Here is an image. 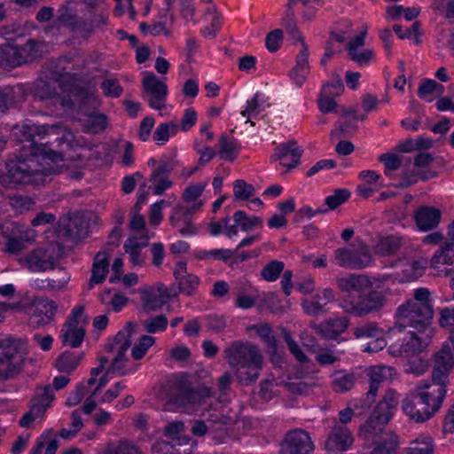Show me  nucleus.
<instances>
[{
	"label": "nucleus",
	"instance_id": "obj_1",
	"mask_svg": "<svg viewBox=\"0 0 454 454\" xmlns=\"http://www.w3.org/2000/svg\"><path fill=\"white\" fill-rule=\"evenodd\" d=\"M19 132V140L27 145L0 168V184L7 188L43 183L50 168L42 160H61L77 145L74 134L60 126L25 124Z\"/></svg>",
	"mask_w": 454,
	"mask_h": 454
},
{
	"label": "nucleus",
	"instance_id": "obj_2",
	"mask_svg": "<svg viewBox=\"0 0 454 454\" xmlns=\"http://www.w3.org/2000/svg\"><path fill=\"white\" fill-rule=\"evenodd\" d=\"M398 404L396 392L389 388L378 403L368 419L360 426L359 433L366 440L372 441L374 447L369 454H396L399 437L392 431H385V426L393 417Z\"/></svg>",
	"mask_w": 454,
	"mask_h": 454
},
{
	"label": "nucleus",
	"instance_id": "obj_3",
	"mask_svg": "<svg viewBox=\"0 0 454 454\" xmlns=\"http://www.w3.org/2000/svg\"><path fill=\"white\" fill-rule=\"evenodd\" d=\"M429 298L430 292L427 288H419L415 290L412 299L398 308L397 321L387 333L389 340H396L408 326L417 330L418 333L430 330L429 325L434 310Z\"/></svg>",
	"mask_w": 454,
	"mask_h": 454
},
{
	"label": "nucleus",
	"instance_id": "obj_4",
	"mask_svg": "<svg viewBox=\"0 0 454 454\" xmlns=\"http://www.w3.org/2000/svg\"><path fill=\"white\" fill-rule=\"evenodd\" d=\"M224 354L229 364L237 370L241 384L254 383L262 368V356L258 347L248 341L235 340L225 349Z\"/></svg>",
	"mask_w": 454,
	"mask_h": 454
},
{
	"label": "nucleus",
	"instance_id": "obj_5",
	"mask_svg": "<svg viewBox=\"0 0 454 454\" xmlns=\"http://www.w3.org/2000/svg\"><path fill=\"white\" fill-rule=\"evenodd\" d=\"M169 402L179 408H200L207 404L213 396V390L207 386L193 387L192 376L188 373L174 374L165 385Z\"/></svg>",
	"mask_w": 454,
	"mask_h": 454
},
{
	"label": "nucleus",
	"instance_id": "obj_6",
	"mask_svg": "<svg viewBox=\"0 0 454 454\" xmlns=\"http://www.w3.org/2000/svg\"><path fill=\"white\" fill-rule=\"evenodd\" d=\"M27 356V341L8 338L0 342V380H7L21 372Z\"/></svg>",
	"mask_w": 454,
	"mask_h": 454
},
{
	"label": "nucleus",
	"instance_id": "obj_7",
	"mask_svg": "<svg viewBox=\"0 0 454 454\" xmlns=\"http://www.w3.org/2000/svg\"><path fill=\"white\" fill-rule=\"evenodd\" d=\"M387 299L383 292L370 290L357 296L347 295L340 300V307L344 312L358 317H365L380 311L386 304Z\"/></svg>",
	"mask_w": 454,
	"mask_h": 454
},
{
	"label": "nucleus",
	"instance_id": "obj_8",
	"mask_svg": "<svg viewBox=\"0 0 454 454\" xmlns=\"http://www.w3.org/2000/svg\"><path fill=\"white\" fill-rule=\"evenodd\" d=\"M334 260L340 267L359 270L370 265L372 257L368 246L362 239H356L349 247L336 249Z\"/></svg>",
	"mask_w": 454,
	"mask_h": 454
},
{
	"label": "nucleus",
	"instance_id": "obj_9",
	"mask_svg": "<svg viewBox=\"0 0 454 454\" xmlns=\"http://www.w3.org/2000/svg\"><path fill=\"white\" fill-rule=\"evenodd\" d=\"M34 95L40 100H52L63 107L73 108L70 92L59 79H38L34 87Z\"/></svg>",
	"mask_w": 454,
	"mask_h": 454
},
{
	"label": "nucleus",
	"instance_id": "obj_10",
	"mask_svg": "<svg viewBox=\"0 0 454 454\" xmlns=\"http://www.w3.org/2000/svg\"><path fill=\"white\" fill-rule=\"evenodd\" d=\"M419 333L421 335H418L414 332L406 333L401 343H399L400 335L396 340H390L389 353L394 356H400L405 358L419 356L429 343L431 330Z\"/></svg>",
	"mask_w": 454,
	"mask_h": 454
},
{
	"label": "nucleus",
	"instance_id": "obj_11",
	"mask_svg": "<svg viewBox=\"0 0 454 454\" xmlns=\"http://www.w3.org/2000/svg\"><path fill=\"white\" fill-rule=\"evenodd\" d=\"M90 228V219L84 214H74L61 218L57 227L59 238L76 240L88 236Z\"/></svg>",
	"mask_w": 454,
	"mask_h": 454
},
{
	"label": "nucleus",
	"instance_id": "obj_12",
	"mask_svg": "<svg viewBox=\"0 0 454 454\" xmlns=\"http://www.w3.org/2000/svg\"><path fill=\"white\" fill-rule=\"evenodd\" d=\"M314 448L309 434L297 428L286 433L279 454H312Z\"/></svg>",
	"mask_w": 454,
	"mask_h": 454
},
{
	"label": "nucleus",
	"instance_id": "obj_13",
	"mask_svg": "<svg viewBox=\"0 0 454 454\" xmlns=\"http://www.w3.org/2000/svg\"><path fill=\"white\" fill-rule=\"evenodd\" d=\"M403 412L413 421L421 423L431 419L434 413L428 403L425 402L419 389L411 393L402 402Z\"/></svg>",
	"mask_w": 454,
	"mask_h": 454
},
{
	"label": "nucleus",
	"instance_id": "obj_14",
	"mask_svg": "<svg viewBox=\"0 0 454 454\" xmlns=\"http://www.w3.org/2000/svg\"><path fill=\"white\" fill-rule=\"evenodd\" d=\"M202 202L193 204L192 206L177 205L169 221L174 228H177L183 236L193 235L197 233V228L192 223V215L200 209Z\"/></svg>",
	"mask_w": 454,
	"mask_h": 454
},
{
	"label": "nucleus",
	"instance_id": "obj_15",
	"mask_svg": "<svg viewBox=\"0 0 454 454\" xmlns=\"http://www.w3.org/2000/svg\"><path fill=\"white\" fill-rule=\"evenodd\" d=\"M430 366L432 380L449 383V375L454 367V356L448 345L444 344L440 350L433 355Z\"/></svg>",
	"mask_w": 454,
	"mask_h": 454
},
{
	"label": "nucleus",
	"instance_id": "obj_16",
	"mask_svg": "<svg viewBox=\"0 0 454 454\" xmlns=\"http://www.w3.org/2000/svg\"><path fill=\"white\" fill-rule=\"evenodd\" d=\"M143 89L149 98L148 105L156 110H161L166 106L168 86L154 74H147L142 82Z\"/></svg>",
	"mask_w": 454,
	"mask_h": 454
},
{
	"label": "nucleus",
	"instance_id": "obj_17",
	"mask_svg": "<svg viewBox=\"0 0 454 454\" xmlns=\"http://www.w3.org/2000/svg\"><path fill=\"white\" fill-rule=\"evenodd\" d=\"M33 311L28 317L29 325L34 328H39L49 325L54 318L58 306L52 300L35 297Z\"/></svg>",
	"mask_w": 454,
	"mask_h": 454
},
{
	"label": "nucleus",
	"instance_id": "obj_18",
	"mask_svg": "<svg viewBox=\"0 0 454 454\" xmlns=\"http://www.w3.org/2000/svg\"><path fill=\"white\" fill-rule=\"evenodd\" d=\"M24 262L27 269L32 271L54 269L57 264L54 248L51 247L35 248L26 255Z\"/></svg>",
	"mask_w": 454,
	"mask_h": 454
},
{
	"label": "nucleus",
	"instance_id": "obj_19",
	"mask_svg": "<svg viewBox=\"0 0 454 454\" xmlns=\"http://www.w3.org/2000/svg\"><path fill=\"white\" fill-rule=\"evenodd\" d=\"M412 217L418 230L427 232L437 229L442 220V211L433 206H420Z\"/></svg>",
	"mask_w": 454,
	"mask_h": 454
},
{
	"label": "nucleus",
	"instance_id": "obj_20",
	"mask_svg": "<svg viewBox=\"0 0 454 454\" xmlns=\"http://www.w3.org/2000/svg\"><path fill=\"white\" fill-rule=\"evenodd\" d=\"M454 262V220L448 226L446 240L434 252L430 266L439 269L441 265H452Z\"/></svg>",
	"mask_w": 454,
	"mask_h": 454
},
{
	"label": "nucleus",
	"instance_id": "obj_21",
	"mask_svg": "<svg viewBox=\"0 0 454 454\" xmlns=\"http://www.w3.org/2000/svg\"><path fill=\"white\" fill-rule=\"evenodd\" d=\"M353 442V435L346 427L335 425L328 434L325 447L328 452L345 451Z\"/></svg>",
	"mask_w": 454,
	"mask_h": 454
},
{
	"label": "nucleus",
	"instance_id": "obj_22",
	"mask_svg": "<svg viewBox=\"0 0 454 454\" xmlns=\"http://www.w3.org/2000/svg\"><path fill=\"white\" fill-rule=\"evenodd\" d=\"M448 384L440 380H432L430 385L419 388L421 396L425 402L428 403L434 414L441 409L446 397Z\"/></svg>",
	"mask_w": 454,
	"mask_h": 454
},
{
	"label": "nucleus",
	"instance_id": "obj_23",
	"mask_svg": "<svg viewBox=\"0 0 454 454\" xmlns=\"http://www.w3.org/2000/svg\"><path fill=\"white\" fill-rule=\"evenodd\" d=\"M448 384L440 380H432L430 385L419 388L421 396L425 402L428 403L434 414L441 409L446 397Z\"/></svg>",
	"mask_w": 454,
	"mask_h": 454
},
{
	"label": "nucleus",
	"instance_id": "obj_24",
	"mask_svg": "<svg viewBox=\"0 0 454 454\" xmlns=\"http://www.w3.org/2000/svg\"><path fill=\"white\" fill-rule=\"evenodd\" d=\"M335 300V294L331 288H324L312 297L311 300H305L302 307L305 312L310 316H318L326 311L325 307L328 303Z\"/></svg>",
	"mask_w": 454,
	"mask_h": 454
},
{
	"label": "nucleus",
	"instance_id": "obj_25",
	"mask_svg": "<svg viewBox=\"0 0 454 454\" xmlns=\"http://www.w3.org/2000/svg\"><path fill=\"white\" fill-rule=\"evenodd\" d=\"M336 285L341 292L347 293L348 295H352L353 292L360 294L372 287V282L366 276L353 273L338 278Z\"/></svg>",
	"mask_w": 454,
	"mask_h": 454
},
{
	"label": "nucleus",
	"instance_id": "obj_26",
	"mask_svg": "<svg viewBox=\"0 0 454 454\" xmlns=\"http://www.w3.org/2000/svg\"><path fill=\"white\" fill-rule=\"evenodd\" d=\"M234 223L228 230V238L231 239L238 235L239 228L242 231H250L254 228L262 227V219L259 216H249L243 210H238L232 216Z\"/></svg>",
	"mask_w": 454,
	"mask_h": 454
},
{
	"label": "nucleus",
	"instance_id": "obj_27",
	"mask_svg": "<svg viewBox=\"0 0 454 454\" xmlns=\"http://www.w3.org/2000/svg\"><path fill=\"white\" fill-rule=\"evenodd\" d=\"M174 276L178 283L179 290L186 295H192L200 284V278L187 272L185 262H177L174 270Z\"/></svg>",
	"mask_w": 454,
	"mask_h": 454
},
{
	"label": "nucleus",
	"instance_id": "obj_28",
	"mask_svg": "<svg viewBox=\"0 0 454 454\" xmlns=\"http://www.w3.org/2000/svg\"><path fill=\"white\" fill-rule=\"evenodd\" d=\"M301 153L302 151L296 146V141L291 140L279 145L277 147V153L274 157L276 160H278L283 166L292 168L299 163Z\"/></svg>",
	"mask_w": 454,
	"mask_h": 454
},
{
	"label": "nucleus",
	"instance_id": "obj_29",
	"mask_svg": "<svg viewBox=\"0 0 454 454\" xmlns=\"http://www.w3.org/2000/svg\"><path fill=\"white\" fill-rule=\"evenodd\" d=\"M403 239L398 235L378 236L373 242V251L380 256L395 254L403 246Z\"/></svg>",
	"mask_w": 454,
	"mask_h": 454
},
{
	"label": "nucleus",
	"instance_id": "obj_30",
	"mask_svg": "<svg viewBox=\"0 0 454 454\" xmlns=\"http://www.w3.org/2000/svg\"><path fill=\"white\" fill-rule=\"evenodd\" d=\"M309 72V50L308 45L304 44L303 49L301 50L296 57V65L290 71L289 75L298 87H301Z\"/></svg>",
	"mask_w": 454,
	"mask_h": 454
},
{
	"label": "nucleus",
	"instance_id": "obj_31",
	"mask_svg": "<svg viewBox=\"0 0 454 454\" xmlns=\"http://www.w3.org/2000/svg\"><path fill=\"white\" fill-rule=\"evenodd\" d=\"M43 43L35 39H29L22 45H16L19 65L32 62L42 55Z\"/></svg>",
	"mask_w": 454,
	"mask_h": 454
},
{
	"label": "nucleus",
	"instance_id": "obj_32",
	"mask_svg": "<svg viewBox=\"0 0 454 454\" xmlns=\"http://www.w3.org/2000/svg\"><path fill=\"white\" fill-rule=\"evenodd\" d=\"M85 336V329L82 325H70L65 323L60 331V340L64 345L73 348L80 347Z\"/></svg>",
	"mask_w": 454,
	"mask_h": 454
},
{
	"label": "nucleus",
	"instance_id": "obj_33",
	"mask_svg": "<svg viewBox=\"0 0 454 454\" xmlns=\"http://www.w3.org/2000/svg\"><path fill=\"white\" fill-rule=\"evenodd\" d=\"M106 253H98L95 256L91 270V277L88 283L89 289L93 288L94 285L102 284L108 273L109 262Z\"/></svg>",
	"mask_w": 454,
	"mask_h": 454
},
{
	"label": "nucleus",
	"instance_id": "obj_34",
	"mask_svg": "<svg viewBox=\"0 0 454 454\" xmlns=\"http://www.w3.org/2000/svg\"><path fill=\"white\" fill-rule=\"evenodd\" d=\"M218 146V154L221 159L229 161H233L237 158L240 148L238 141L234 138H230L225 133L221 135Z\"/></svg>",
	"mask_w": 454,
	"mask_h": 454
},
{
	"label": "nucleus",
	"instance_id": "obj_35",
	"mask_svg": "<svg viewBox=\"0 0 454 454\" xmlns=\"http://www.w3.org/2000/svg\"><path fill=\"white\" fill-rule=\"evenodd\" d=\"M136 325L132 322H128L123 330L120 331L114 337V342L106 347L108 351L114 349L128 350L132 343L131 337L135 333Z\"/></svg>",
	"mask_w": 454,
	"mask_h": 454
},
{
	"label": "nucleus",
	"instance_id": "obj_36",
	"mask_svg": "<svg viewBox=\"0 0 454 454\" xmlns=\"http://www.w3.org/2000/svg\"><path fill=\"white\" fill-rule=\"evenodd\" d=\"M83 357V353L75 354L71 351L62 353L56 360V368L62 372H71L75 370Z\"/></svg>",
	"mask_w": 454,
	"mask_h": 454
},
{
	"label": "nucleus",
	"instance_id": "obj_37",
	"mask_svg": "<svg viewBox=\"0 0 454 454\" xmlns=\"http://www.w3.org/2000/svg\"><path fill=\"white\" fill-rule=\"evenodd\" d=\"M356 380V377L355 373L338 371L333 375L332 387L336 393H345L353 388Z\"/></svg>",
	"mask_w": 454,
	"mask_h": 454
},
{
	"label": "nucleus",
	"instance_id": "obj_38",
	"mask_svg": "<svg viewBox=\"0 0 454 454\" xmlns=\"http://www.w3.org/2000/svg\"><path fill=\"white\" fill-rule=\"evenodd\" d=\"M141 301L143 310L147 314L161 309L166 302L159 291L145 292Z\"/></svg>",
	"mask_w": 454,
	"mask_h": 454
},
{
	"label": "nucleus",
	"instance_id": "obj_39",
	"mask_svg": "<svg viewBox=\"0 0 454 454\" xmlns=\"http://www.w3.org/2000/svg\"><path fill=\"white\" fill-rule=\"evenodd\" d=\"M19 66L16 45L11 43L0 45V67L9 69Z\"/></svg>",
	"mask_w": 454,
	"mask_h": 454
},
{
	"label": "nucleus",
	"instance_id": "obj_40",
	"mask_svg": "<svg viewBox=\"0 0 454 454\" xmlns=\"http://www.w3.org/2000/svg\"><path fill=\"white\" fill-rule=\"evenodd\" d=\"M390 370V367L385 365L369 367L366 373L369 377L370 388L372 389L374 387L375 390L378 391L380 385L387 380V372H389Z\"/></svg>",
	"mask_w": 454,
	"mask_h": 454
},
{
	"label": "nucleus",
	"instance_id": "obj_41",
	"mask_svg": "<svg viewBox=\"0 0 454 454\" xmlns=\"http://www.w3.org/2000/svg\"><path fill=\"white\" fill-rule=\"evenodd\" d=\"M257 334L263 340L266 346L270 349L272 360H278V358H280V356H278L277 340L274 335L272 334L270 326L267 324L260 325L257 328Z\"/></svg>",
	"mask_w": 454,
	"mask_h": 454
},
{
	"label": "nucleus",
	"instance_id": "obj_42",
	"mask_svg": "<svg viewBox=\"0 0 454 454\" xmlns=\"http://www.w3.org/2000/svg\"><path fill=\"white\" fill-rule=\"evenodd\" d=\"M58 13L59 15L55 20V27L58 28L64 27L68 28L71 32L78 20L77 16L70 11L67 4L59 6Z\"/></svg>",
	"mask_w": 454,
	"mask_h": 454
},
{
	"label": "nucleus",
	"instance_id": "obj_43",
	"mask_svg": "<svg viewBox=\"0 0 454 454\" xmlns=\"http://www.w3.org/2000/svg\"><path fill=\"white\" fill-rule=\"evenodd\" d=\"M381 333V330L375 322H364L353 329V335L356 339H373Z\"/></svg>",
	"mask_w": 454,
	"mask_h": 454
},
{
	"label": "nucleus",
	"instance_id": "obj_44",
	"mask_svg": "<svg viewBox=\"0 0 454 454\" xmlns=\"http://www.w3.org/2000/svg\"><path fill=\"white\" fill-rule=\"evenodd\" d=\"M334 98L335 96H332V93L329 92L328 86H323L317 99L318 108L321 113L329 114L335 112L338 105Z\"/></svg>",
	"mask_w": 454,
	"mask_h": 454
},
{
	"label": "nucleus",
	"instance_id": "obj_45",
	"mask_svg": "<svg viewBox=\"0 0 454 454\" xmlns=\"http://www.w3.org/2000/svg\"><path fill=\"white\" fill-rule=\"evenodd\" d=\"M106 454H143L141 450L133 442L120 441L117 444H109Z\"/></svg>",
	"mask_w": 454,
	"mask_h": 454
},
{
	"label": "nucleus",
	"instance_id": "obj_46",
	"mask_svg": "<svg viewBox=\"0 0 454 454\" xmlns=\"http://www.w3.org/2000/svg\"><path fill=\"white\" fill-rule=\"evenodd\" d=\"M433 440L429 436H424L417 439L411 443L406 454H433Z\"/></svg>",
	"mask_w": 454,
	"mask_h": 454
},
{
	"label": "nucleus",
	"instance_id": "obj_47",
	"mask_svg": "<svg viewBox=\"0 0 454 454\" xmlns=\"http://www.w3.org/2000/svg\"><path fill=\"white\" fill-rule=\"evenodd\" d=\"M68 280V273L64 269L60 268L51 278L42 279V284L47 283V286L50 287V290L56 291L64 288Z\"/></svg>",
	"mask_w": 454,
	"mask_h": 454
},
{
	"label": "nucleus",
	"instance_id": "obj_48",
	"mask_svg": "<svg viewBox=\"0 0 454 454\" xmlns=\"http://www.w3.org/2000/svg\"><path fill=\"white\" fill-rule=\"evenodd\" d=\"M351 196L349 190L348 189H336L333 194L327 196L325 200V204L328 209L334 210L339 206L345 203Z\"/></svg>",
	"mask_w": 454,
	"mask_h": 454
},
{
	"label": "nucleus",
	"instance_id": "obj_49",
	"mask_svg": "<svg viewBox=\"0 0 454 454\" xmlns=\"http://www.w3.org/2000/svg\"><path fill=\"white\" fill-rule=\"evenodd\" d=\"M254 187L242 179L233 183L234 198L237 200H247L254 194Z\"/></svg>",
	"mask_w": 454,
	"mask_h": 454
},
{
	"label": "nucleus",
	"instance_id": "obj_50",
	"mask_svg": "<svg viewBox=\"0 0 454 454\" xmlns=\"http://www.w3.org/2000/svg\"><path fill=\"white\" fill-rule=\"evenodd\" d=\"M142 325L148 333H155L167 328L168 318L165 315H159L144 320Z\"/></svg>",
	"mask_w": 454,
	"mask_h": 454
},
{
	"label": "nucleus",
	"instance_id": "obj_51",
	"mask_svg": "<svg viewBox=\"0 0 454 454\" xmlns=\"http://www.w3.org/2000/svg\"><path fill=\"white\" fill-rule=\"evenodd\" d=\"M178 126L174 122H165L160 124L153 133V140L158 144L166 143L170 134H175Z\"/></svg>",
	"mask_w": 454,
	"mask_h": 454
},
{
	"label": "nucleus",
	"instance_id": "obj_52",
	"mask_svg": "<svg viewBox=\"0 0 454 454\" xmlns=\"http://www.w3.org/2000/svg\"><path fill=\"white\" fill-rule=\"evenodd\" d=\"M154 338L149 335H143L137 344H136L131 350V356L134 360L142 359L146 354L147 350L153 345Z\"/></svg>",
	"mask_w": 454,
	"mask_h": 454
},
{
	"label": "nucleus",
	"instance_id": "obj_53",
	"mask_svg": "<svg viewBox=\"0 0 454 454\" xmlns=\"http://www.w3.org/2000/svg\"><path fill=\"white\" fill-rule=\"evenodd\" d=\"M123 248L125 253L129 255V261L134 266H141L145 262V256L142 254V249L137 247L133 241L126 240Z\"/></svg>",
	"mask_w": 454,
	"mask_h": 454
},
{
	"label": "nucleus",
	"instance_id": "obj_54",
	"mask_svg": "<svg viewBox=\"0 0 454 454\" xmlns=\"http://www.w3.org/2000/svg\"><path fill=\"white\" fill-rule=\"evenodd\" d=\"M379 160L383 163L385 174L391 175V172L397 170L402 165V157L395 153H383L379 157Z\"/></svg>",
	"mask_w": 454,
	"mask_h": 454
},
{
	"label": "nucleus",
	"instance_id": "obj_55",
	"mask_svg": "<svg viewBox=\"0 0 454 454\" xmlns=\"http://www.w3.org/2000/svg\"><path fill=\"white\" fill-rule=\"evenodd\" d=\"M284 267V262L272 261L262 270L261 275L267 281H275L283 271Z\"/></svg>",
	"mask_w": 454,
	"mask_h": 454
},
{
	"label": "nucleus",
	"instance_id": "obj_56",
	"mask_svg": "<svg viewBox=\"0 0 454 454\" xmlns=\"http://www.w3.org/2000/svg\"><path fill=\"white\" fill-rule=\"evenodd\" d=\"M126 351L127 350L125 349L117 350V355L112 360L110 366L106 370V374L118 372L121 376L126 375V371L123 370L128 361V358L125 355Z\"/></svg>",
	"mask_w": 454,
	"mask_h": 454
},
{
	"label": "nucleus",
	"instance_id": "obj_57",
	"mask_svg": "<svg viewBox=\"0 0 454 454\" xmlns=\"http://www.w3.org/2000/svg\"><path fill=\"white\" fill-rule=\"evenodd\" d=\"M100 88L106 97L119 98L123 89L117 79H106L100 83Z\"/></svg>",
	"mask_w": 454,
	"mask_h": 454
},
{
	"label": "nucleus",
	"instance_id": "obj_58",
	"mask_svg": "<svg viewBox=\"0 0 454 454\" xmlns=\"http://www.w3.org/2000/svg\"><path fill=\"white\" fill-rule=\"evenodd\" d=\"M284 340L286 342L291 354L300 362L306 363L308 356L303 353L299 345L293 340L290 333L283 329Z\"/></svg>",
	"mask_w": 454,
	"mask_h": 454
},
{
	"label": "nucleus",
	"instance_id": "obj_59",
	"mask_svg": "<svg viewBox=\"0 0 454 454\" xmlns=\"http://www.w3.org/2000/svg\"><path fill=\"white\" fill-rule=\"evenodd\" d=\"M349 325V319L347 317H338L329 320V338H334L338 334L345 332Z\"/></svg>",
	"mask_w": 454,
	"mask_h": 454
},
{
	"label": "nucleus",
	"instance_id": "obj_60",
	"mask_svg": "<svg viewBox=\"0 0 454 454\" xmlns=\"http://www.w3.org/2000/svg\"><path fill=\"white\" fill-rule=\"evenodd\" d=\"M71 32L78 35L83 39H87L94 34V28L89 20L78 18Z\"/></svg>",
	"mask_w": 454,
	"mask_h": 454
},
{
	"label": "nucleus",
	"instance_id": "obj_61",
	"mask_svg": "<svg viewBox=\"0 0 454 454\" xmlns=\"http://www.w3.org/2000/svg\"><path fill=\"white\" fill-rule=\"evenodd\" d=\"M173 160H161L157 168L153 171L150 181L156 182L160 177H168V175L174 169Z\"/></svg>",
	"mask_w": 454,
	"mask_h": 454
},
{
	"label": "nucleus",
	"instance_id": "obj_62",
	"mask_svg": "<svg viewBox=\"0 0 454 454\" xmlns=\"http://www.w3.org/2000/svg\"><path fill=\"white\" fill-rule=\"evenodd\" d=\"M235 251H232L231 249H213L210 251H202L200 252V254L198 257L200 259H207L209 257H213L217 260H222L223 262L228 261L234 255Z\"/></svg>",
	"mask_w": 454,
	"mask_h": 454
},
{
	"label": "nucleus",
	"instance_id": "obj_63",
	"mask_svg": "<svg viewBox=\"0 0 454 454\" xmlns=\"http://www.w3.org/2000/svg\"><path fill=\"white\" fill-rule=\"evenodd\" d=\"M377 393L378 391H376L374 387L372 389L369 388L365 396L353 401L354 409L361 410V412L369 409L372 406V404L375 402Z\"/></svg>",
	"mask_w": 454,
	"mask_h": 454
},
{
	"label": "nucleus",
	"instance_id": "obj_64",
	"mask_svg": "<svg viewBox=\"0 0 454 454\" xmlns=\"http://www.w3.org/2000/svg\"><path fill=\"white\" fill-rule=\"evenodd\" d=\"M282 40L283 31L281 29H275L267 34L265 46L269 51L275 52L278 50Z\"/></svg>",
	"mask_w": 454,
	"mask_h": 454
}]
</instances>
